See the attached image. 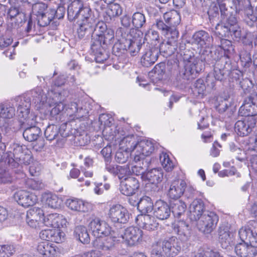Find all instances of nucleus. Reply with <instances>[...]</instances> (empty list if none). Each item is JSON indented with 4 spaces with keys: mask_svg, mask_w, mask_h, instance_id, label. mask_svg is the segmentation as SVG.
<instances>
[{
    "mask_svg": "<svg viewBox=\"0 0 257 257\" xmlns=\"http://www.w3.org/2000/svg\"><path fill=\"white\" fill-rule=\"evenodd\" d=\"M132 22L133 26L136 28L135 31L134 30L135 33L137 32L138 29L143 28L146 25V17L144 14L141 13H135L132 16Z\"/></svg>",
    "mask_w": 257,
    "mask_h": 257,
    "instance_id": "45",
    "label": "nucleus"
},
{
    "mask_svg": "<svg viewBox=\"0 0 257 257\" xmlns=\"http://www.w3.org/2000/svg\"><path fill=\"white\" fill-rule=\"evenodd\" d=\"M183 197L185 200L189 201L192 200L199 199L198 198L202 196V193L197 190L193 186L187 185L183 191Z\"/></svg>",
    "mask_w": 257,
    "mask_h": 257,
    "instance_id": "39",
    "label": "nucleus"
},
{
    "mask_svg": "<svg viewBox=\"0 0 257 257\" xmlns=\"http://www.w3.org/2000/svg\"><path fill=\"white\" fill-rule=\"evenodd\" d=\"M46 204L51 208H58L60 206L61 200L55 194H48L46 196Z\"/></svg>",
    "mask_w": 257,
    "mask_h": 257,
    "instance_id": "52",
    "label": "nucleus"
},
{
    "mask_svg": "<svg viewBox=\"0 0 257 257\" xmlns=\"http://www.w3.org/2000/svg\"><path fill=\"white\" fill-rule=\"evenodd\" d=\"M62 216H60L57 213L48 214L44 218V223L47 226H51L53 228L59 227V221Z\"/></svg>",
    "mask_w": 257,
    "mask_h": 257,
    "instance_id": "44",
    "label": "nucleus"
},
{
    "mask_svg": "<svg viewBox=\"0 0 257 257\" xmlns=\"http://www.w3.org/2000/svg\"><path fill=\"white\" fill-rule=\"evenodd\" d=\"M68 125H69L67 122H64L61 124L60 126H58V134H60V136L62 138L61 140L58 139L57 142V144L58 146H63L65 142V139L67 137L69 136L71 134L70 131L69 127H68Z\"/></svg>",
    "mask_w": 257,
    "mask_h": 257,
    "instance_id": "48",
    "label": "nucleus"
},
{
    "mask_svg": "<svg viewBox=\"0 0 257 257\" xmlns=\"http://www.w3.org/2000/svg\"><path fill=\"white\" fill-rule=\"evenodd\" d=\"M138 32V34L133 30L128 34L124 33L122 35L121 38L113 46V52L119 55V53H123L126 51L132 56L137 55L143 46L142 39L140 36V33L142 35L143 33L140 31Z\"/></svg>",
    "mask_w": 257,
    "mask_h": 257,
    "instance_id": "5",
    "label": "nucleus"
},
{
    "mask_svg": "<svg viewBox=\"0 0 257 257\" xmlns=\"http://www.w3.org/2000/svg\"><path fill=\"white\" fill-rule=\"evenodd\" d=\"M200 60L207 64H212L213 67L212 74H208L206 78V82L208 86L213 88L215 85L214 80L223 81L226 79L231 68V60L227 56H221L218 49L214 50L208 49L204 50Z\"/></svg>",
    "mask_w": 257,
    "mask_h": 257,
    "instance_id": "2",
    "label": "nucleus"
},
{
    "mask_svg": "<svg viewBox=\"0 0 257 257\" xmlns=\"http://www.w3.org/2000/svg\"><path fill=\"white\" fill-rule=\"evenodd\" d=\"M23 155L22 146L17 145L14 149L13 156L11 157V159H9V163H11L12 160V162L11 163H14V164L12 165L15 167L18 166L20 164L23 163V161L22 160Z\"/></svg>",
    "mask_w": 257,
    "mask_h": 257,
    "instance_id": "43",
    "label": "nucleus"
},
{
    "mask_svg": "<svg viewBox=\"0 0 257 257\" xmlns=\"http://www.w3.org/2000/svg\"><path fill=\"white\" fill-rule=\"evenodd\" d=\"M16 106L18 107H31V98L27 95H21L15 98Z\"/></svg>",
    "mask_w": 257,
    "mask_h": 257,
    "instance_id": "60",
    "label": "nucleus"
},
{
    "mask_svg": "<svg viewBox=\"0 0 257 257\" xmlns=\"http://www.w3.org/2000/svg\"><path fill=\"white\" fill-rule=\"evenodd\" d=\"M37 250L42 257H58L60 253L58 247L47 241L39 242Z\"/></svg>",
    "mask_w": 257,
    "mask_h": 257,
    "instance_id": "18",
    "label": "nucleus"
},
{
    "mask_svg": "<svg viewBox=\"0 0 257 257\" xmlns=\"http://www.w3.org/2000/svg\"><path fill=\"white\" fill-rule=\"evenodd\" d=\"M76 130H74L73 134L74 136V141L76 144L80 146H84L88 144L90 142L89 137L87 136V134L84 132L82 134L79 135L75 134Z\"/></svg>",
    "mask_w": 257,
    "mask_h": 257,
    "instance_id": "61",
    "label": "nucleus"
},
{
    "mask_svg": "<svg viewBox=\"0 0 257 257\" xmlns=\"http://www.w3.org/2000/svg\"><path fill=\"white\" fill-rule=\"evenodd\" d=\"M32 11L37 17L46 13L49 9L47 5L43 3H37L32 5Z\"/></svg>",
    "mask_w": 257,
    "mask_h": 257,
    "instance_id": "57",
    "label": "nucleus"
},
{
    "mask_svg": "<svg viewBox=\"0 0 257 257\" xmlns=\"http://www.w3.org/2000/svg\"><path fill=\"white\" fill-rule=\"evenodd\" d=\"M164 173L161 168H153L148 171L143 175V180L148 181L150 183L157 185L161 183L163 178Z\"/></svg>",
    "mask_w": 257,
    "mask_h": 257,
    "instance_id": "27",
    "label": "nucleus"
},
{
    "mask_svg": "<svg viewBox=\"0 0 257 257\" xmlns=\"http://www.w3.org/2000/svg\"><path fill=\"white\" fill-rule=\"evenodd\" d=\"M218 219V216L214 212L207 211L198 220L197 227L201 231L210 233L216 227Z\"/></svg>",
    "mask_w": 257,
    "mask_h": 257,
    "instance_id": "11",
    "label": "nucleus"
},
{
    "mask_svg": "<svg viewBox=\"0 0 257 257\" xmlns=\"http://www.w3.org/2000/svg\"><path fill=\"white\" fill-rule=\"evenodd\" d=\"M138 209L142 214L151 212L154 208L151 198L148 196H144L137 203Z\"/></svg>",
    "mask_w": 257,
    "mask_h": 257,
    "instance_id": "34",
    "label": "nucleus"
},
{
    "mask_svg": "<svg viewBox=\"0 0 257 257\" xmlns=\"http://www.w3.org/2000/svg\"><path fill=\"white\" fill-rule=\"evenodd\" d=\"M15 251V247L13 244L0 245V257H10Z\"/></svg>",
    "mask_w": 257,
    "mask_h": 257,
    "instance_id": "56",
    "label": "nucleus"
},
{
    "mask_svg": "<svg viewBox=\"0 0 257 257\" xmlns=\"http://www.w3.org/2000/svg\"><path fill=\"white\" fill-rule=\"evenodd\" d=\"M219 241L222 248H226L233 241L234 233L229 231L227 226L222 225L218 230Z\"/></svg>",
    "mask_w": 257,
    "mask_h": 257,
    "instance_id": "24",
    "label": "nucleus"
},
{
    "mask_svg": "<svg viewBox=\"0 0 257 257\" xmlns=\"http://www.w3.org/2000/svg\"><path fill=\"white\" fill-rule=\"evenodd\" d=\"M231 69L232 67L229 71L227 77L229 76V81L235 82L237 85L243 79V73L239 70L233 69L231 70Z\"/></svg>",
    "mask_w": 257,
    "mask_h": 257,
    "instance_id": "54",
    "label": "nucleus"
},
{
    "mask_svg": "<svg viewBox=\"0 0 257 257\" xmlns=\"http://www.w3.org/2000/svg\"><path fill=\"white\" fill-rule=\"evenodd\" d=\"M154 151V146L152 142L143 140L134 145L131 156L134 158V161L136 163L142 161L143 165L144 162L147 164L148 161L146 157L150 156Z\"/></svg>",
    "mask_w": 257,
    "mask_h": 257,
    "instance_id": "9",
    "label": "nucleus"
},
{
    "mask_svg": "<svg viewBox=\"0 0 257 257\" xmlns=\"http://www.w3.org/2000/svg\"><path fill=\"white\" fill-rule=\"evenodd\" d=\"M199 257H223L217 251L208 247H204L199 250Z\"/></svg>",
    "mask_w": 257,
    "mask_h": 257,
    "instance_id": "59",
    "label": "nucleus"
},
{
    "mask_svg": "<svg viewBox=\"0 0 257 257\" xmlns=\"http://www.w3.org/2000/svg\"><path fill=\"white\" fill-rule=\"evenodd\" d=\"M140 187L138 179L135 177H128L125 180L120 182L119 190L120 192L126 196H132L135 194Z\"/></svg>",
    "mask_w": 257,
    "mask_h": 257,
    "instance_id": "17",
    "label": "nucleus"
},
{
    "mask_svg": "<svg viewBox=\"0 0 257 257\" xmlns=\"http://www.w3.org/2000/svg\"><path fill=\"white\" fill-rule=\"evenodd\" d=\"M165 72V63L161 62L156 65L153 69L149 72V75L158 80H161L163 78Z\"/></svg>",
    "mask_w": 257,
    "mask_h": 257,
    "instance_id": "47",
    "label": "nucleus"
},
{
    "mask_svg": "<svg viewBox=\"0 0 257 257\" xmlns=\"http://www.w3.org/2000/svg\"><path fill=\"white\" fill-rule=\"evenodd\" d=\"M67 17L70 21L78 19V22H85L96 21L98 18L90 6L81 0H74L68 6Z\"/></svg>",
    "mask_w": 257,
    "mask_h": 257,
    "instance_id": "6",
    "label": "nucleus"
},
{
    "mask_svg": "<svg viewBox=\"0 0 257 257\" xmlns=\"http://www.w3.org/2000/svg\"><path fill=\"white\" fill-rule=\"evenodd\" d=\"M58 126L57 125L51 124L47 126L44 132V135L46 139L52 141L59 136Z\"/></svg>",
    "mask_w": 257,
    "mask_h": 257,
    "instance_id": "51",
    "label": "nucleus"
},
{
    "mask_svg": "<svg viewBox=\"0 0 257 257\" xmlns=\"http://www.w3.org/2000/svg\"><path fill=\"white\" fill-rule=\"evenodd\" d=\"M216 49L219 50L221 56H227L230 59V55L233 53L234 50L232 42L225 39H220V44H218Z\"/></svg>",
    "mask_w": 257,
    "mask_h": 257,
    "instance_id": "31",
    "label": "nucleus"
},
{
    "mask_svg": "<svg viewBox=\"0 0 257 257\" xmlns=\"http://www.w3.org/2000/svg\"><path fill=\"white\" fill-rule=\"evenodd\" d=\"M114 40L113 30L107 28L106 24L102 21L95 23L90 49L97 63H103L108 58L105 48L112 45Z\"/></svg>",
    "mask_w": 257,
    "mask_h": 257,
    "instance_id": "3",
    "label": "nucleus"
},
{
    "mask_svg": "<svg viewBox=\"0 0 257 257\" xmlns=\"http://www.w3.org/2000/svg\"><path fill=\"white\" fill-rule=\"evenodd\" d=\"M215 108L219 113L226 112L227 117L231 118L236 111L235 107L231 99L229 98H218L215 105Z\"/></svg>",
    "mask_w": 257,
    "mask_h": 257,
    "instance_id": "19",
    "label": "nucleus"
},
{
    "mask_svg": "<svg viewBox=\"0 0 257 257\" xmlns=\"http://www.w3.org/2000/svg\"><path fill=\"white\" fill-rule=\"evenodd\" d=\"M74 235L76 239L83 244L90 242V238L86 227L83 225H78L75 227Z\"/></svg>",
    "mask_w": 257,
    "mask_h": 257,
    "instance_id": "36",
    "label": "nucleus"
},
{
    "mask_svg": "<svg viewBox=\"0 0 257 257\" xmlns=\"http://www.w3.org/2000/svg\"><path fill=\"white\" fill-rule=\"evenodd\" d=\"M173 231L181 238V239L186 240L190 234V227L188 223L184 221H178L173 225Z\"/></svg>",
    "mask_w": 257,
    "mask_h": 257,
    "instance_id": "28",
    "label": "nucleus"
},
{
    "mask_svg": "<svg viewBox=\"0 0 257 257\" xmlns=\"http://www.w3.org/2000/svg\"><path fill=\"white\" fill-rule=\"evenodd\" d=\"M104 221L102 220L99 217L95 216H92L89 218L88 227L91 230L92 235L96 238H99V230L101 225L102 222Z\"/></svg>",
    "mask_w": 257,
    "mask_h": 257,
    "instance_id": "38",
    "label": "nucleus"
},
{
    "mask_svg": "<svg viewBox=\"0 0 257 257\" xmlns=\"http://www.w3.org/2000/svg\"><path fill=\"white\" fill-rule=\"evenodd\" d=\"M212 40V37L208 32L203 30L196 32L192 36L193 43L201 47L210 45Z\"/></svg>",
    "mask_w": 257,
    "mask_h": 257,
    "instance_id": "26",
    "label": "nucleus"
},
{
    "mask_svg": "<svg viewBox=\"0 0 257 257\" xmlns=\"http://www.w3.org/2000/svg\"><path fill=\"white\" fill-rule=\"evenodd\" d=\"M160 161L162 166L167 172H171L174 168V164L167 153H162L160 155Z\"/></svg>",
    "mask_w": 257,
    "mask_h": 257,
    "instance_id": "50",
    "label": "nucleus"
},
{
    "mask_svg": "<svg viewBox=\"0 0 257 257\" xmlns=\"http://www.w3.org/2000/svg\"><path fill=\"white\" fill-rule=\"evenodd\" d=\"M131 175L132 172L129 165H126L123 166H118L116 176L119 180L123 179V180H125L126 178L130 177V176Z\"/></svg>",
    "mask_w": 257,
    "mask_h": 257,
    "instance_id": "55",
    "label": "nucleus"
},
{
    "mask_svg": "<svg viewBox=\"0 0 257 257\" xmlns=\"http://www.w3.org/2000/svg\"><path fill=\"white\" fill-rule=\"evenodd\" d=\"M181 249V242L175 236L165 239L162 245L154 247L152 251L154 257H175Z\"/></svg>",
    "mask_w": 257,
    "mask_h": 257,
    "instance_id": "7",
    "label": "nucleus"
},
{
    "mask_svg": "<svg viewBox=\"0 0 257 257\" xmlns=\"http://www.w3.org/2000/svg\"><path fill=\"white\" fill-rule=\"evenodd\" d=\"M143 233V231L140 228L130 226L124 230L121 236L127 245L133 246L142 241Z\"/></svg>",
    "mask_w": 257,
    "mask_h": 257,
    "instance_id": "15",
    "label": "nucleus"
},
{
    "mask_svg": "<svg viewBox=\"0 0 257 257\" xmlns=\"http://www.w3.org/2000/svg\"><path fill=\"white\" fill-rule=\"evenodd\" d=\"M64 100L61 93L59 91H55L54 89H51L48 91L47 103L50 106H54L50 111L51 120H55L58 122L61 120L62 114L65 109L63 102Z\"/></svg>",
    "mask_w": 257,
    "mask_h": 257,
    "instance_id": "8",
    "label": "nucleus"
},
{
    "mask_svg": "<svg viewBox=\"0 0 257 257\" xmlns=\"http://www.w3.org/2000/svg\"><path fill=\"white\" fill-rule=\"evenodd\" d=\"M254 38V34L250 32H246L242 37L241 42L244 46L248 49H252L253 47L252 42Z\"/></svg>",
    "mask_w": 257,
    "mask_h": 257,
    "instance_id": "63",
    "label": "nucleus"
},
{
    "mask_svg": "<svg viewBox=\"0 0 257 257\" xmlns=\"http://www.w3.org/2000/svg\"><path fill=\"white\" fill-rule=\"evenodd\" d=\"M37 25L40 27H44L50 24L53 20V15L52 14L50 8L46 13L37 17Z\"/></svg>",
    "mask_w": 257,
    "mask_h": 257,
    "instance_id": "49",
    "label": "nucleus"
},
{
    "mask_svg": "<svg viewBox=\"0 0 257 257\" xmlns=\"http://www.w3.org/2000/svg\"><path fill=\"white\" fill-rule=\"evenodd\" d=\"M41 135V130L40 127L35 125L25 128L23 133L25 140L29 142L37 141Z\"/></svg>",
    "mask_w": 257,
    "mask_h": 257,
    "instance_id": "29",
    "label": "nucleus"
},
{
    "mask_svg": "<svg viewBox=\"0 0 257 257\" xmlns=\"http://www.w3.org/2000/svg\"><path fill=\"white\" fill-rule=\"evenodd\" d=\"M192 91L196 95H203L206 90V85L204 81L202 79H198L194 84Z\"/></svg>",
    "mask_w": 257,
    "mask_h": 257,
    "instance_id": "53",
    "label": "nucleus"
},
{
    "mask_svg": "<svg viewBox=\"0 0 257 257\" xmlns=\"http://www.w3.org/2000/svg\"><path fill=\"white\" fill-rule=\"evenodd\" d=\"M144 40L147 41V44L153 45L159 40V33L154 30L149 29L145 34Z\"/></svg>",
    "mask_w": 257,
    "mask_h": 257,
    "instance_id": "58",
    "label": "nucleus"
},
{
    "mask_svg": "<svg viewBox=\"0 0 257 257\" xmlns=\"http://www.w3.org/2000/svg\"><path fill=\"white\" fill-rule=\"evenodd\" d=\"M117 127L114 124L104 127L102 134L106 140L109 141H116L121 139V136Z\"/></svg>",
    "mask_w": 257,
    "mask_h": 257,
    "instance_id": "32",
    "label": "nucleus"
},
{
    "mask_svg": "<svg viewBox=\"0 0 257 257\" xmlns=\"http://www.w3.org/2000/svg\"><path fill=\"white\" fill-rule=\"evenodd\" d=\"M163 18L166 23L173 28H176L181 22L180 13L174 10L165 13Z\"/></svg>",
    "mask_w": 257,
    "mask_h": 257,
    "instance_id": "33",
    "label": "nucleus"
},
{
    "mask_svg": "<svg viewBox=\"0 0 257 257\" xmlns=\"http://www.w3.org/2000/svg\"><path fill=\"white\" fill-rule=\"evenodd\" d=\"M144 50L141 59V63L144 67H149L157 60L160 55L158 47L150 44H144Z\"/></svg>",
    "mask_w": 257,
    "mask_h": 257,
    "instance_id": "13",
    "label": "nucleus"
},
{
    "mask_svg": "<svg viewBox=\"0 0 257 257\" xmlns=\"http://www.w3.org/2000/svg\"><path fill=\"white\" fill-rule=\"evenodd\" d=\"M204 203L201 199H194L189 206V217L192 221H198L203 215Z\"/></svg>",
    "mask_w": 257,
    "mask_h": 257,
    "instance_id": "21",
    "label": "nucleus"
},
{
    "mask_svg": "<svg viewBox=\"0 0 257 257\" xmlns=\"http://www.w3.org/2000/svg\"><path fill=\"white\" fill-rule=\"evenodd\" d=\"M14 198L19 204L26 208L34 205L38 200L37 196L25 190L17 191Z\"/></svg>",
    "mask_w": 257,
    "mask_h": 257,
    "instance_id": "16",
    "label": "nucleus"
},
{
    "mask_svg": "<svg viewBox=\"0 0 257 257\" xmlns=\"http://www.w3.org/2000/svg\"><path fill=\"white\" fill-rule=\"evenodd\" d=\"M108 217L114 224H125L130 219L127 210L120 204L113 205L110 207Z\"/></svg>",
    "mask_w": 257,
    "mask_h": 257,
    "instance_id": "10",
    "label": "nucleus"
},
{
    "mask_svg": "<svg viewBox=\"0 0 257 257\" xmlns=\"http://www.w3.org/2000/svg\"><path fill=\"white\" fill-rule=\"evenodd\" d=\"M185 45H181L177 51L178 57L182 61L183 67L180 68L178 61H174L173 67L178 68L173 84L175 87L182 89L185 87L187 81L196 78L204 68V64L199 58L196 57L193 52L185 48Z\"/></svg>",
    "mask_w": 257,
    "mask_h": 257,
    "instance_id": "1",
    "label": "nucleus"
},
{
    "mask_svg": "<svg viewBox=\"0 0 257 257\" xmlns=\"http://www.w3.org/2000/svg\"><path fill=\"white\" fill-rule=\"evenodd\" d=\"M243 242L237 244L234 248L239 257H255L257 253V221H249L238 231Z\"/></svg>",
    "mask_w": 257,
    "mask_h": 257,
    "instance_id": "4",
    "label": "nucleus"
},
{
    "mask_svg": "<svg viewBox=\"0 0 257 257\" xmlns=\"http://www.w3.org/2000/svg\"><path fill=\"white\" fill-rule=\"evenodd\" d=\"M42 212L39 208H37L36 210L34 209L27 211L26 215V221L29 226L32 228H36L38 225V222L36 218L37 214L41 213Z\"/></svg>",
    "mask_w": 257,
    "mask_h": 257,
    "instance_id": "46",
    "label": "nucleus"
},
{
    "mask_svg": "<svg viewBox=\"0 0 257 257\" xmlns=\"http://www.w3.org/2000/svg\"><path fill=\"white\" fill-rule=\"evenodd\" d=\"M106 237V238L105 239H102V238L95 239L93 242V246L99 249L104 251L112 249L117 241L116 237L111 234Z\"/></svg>",
    "mask_w": 257,
    "mask_h": 257,
    "instance_id": "23",
    "label": "nucleus"
},
{
    "mask_svg": "<svg viewBox=\"0 0 257 257\" xmlns=\"http://www.w3.org/2000/svg\"><path fill=\"white\" fill-rule=\"evenodd\" d=\"M66 204L69 209L73 211L83 212L88 211V204L80 199L76 198L67 199Z\"/></svg>",
    "mask_w": 257,
    "mask_h": 257,
    "instance_id": "30",
    "label": "nucleus"
},
{
    "mask_svg": "<svg viewBox=\"0 0 257 257\" xmlns=\"http://www.w3.org/2000/svg\"><path fill=\"white\" fill-rule=\"evenodd\" d=\"M186 183L185 180L181 179L174 180L172 182L167 195L170 198L177 200L183 194Z\"/></svg>",
    "mask_w": 257,
    "mask_h": 257,
    "instance_id": "20",
    "label": "nucleus"
},
{
    "mask_svg": "<svg viewBox=\"0 0 257 257\" xmlns=\"http://www.w3.org/2000/svg\"><path fill=\"white\" fill-rule=\"evenodd\" d=\"M164 35L166 36L168 41L171 43L174 42L175 44L177 45V40L179 37V32L176 28L171 27L167 34Z\"/></svg>",
    "mask_w": 257,
    "mask_h": 257,
    "instance_id": "62",
    "label": "nucleus"
},
{
    "mask_svg": "<svg viewBox=\"0 0 257 257\" xmlns=\"http://www.w3.org/2000/svg\"><path fill=\"white\" fill-rule=\"evenodd\" d=\"M30 107H23L17 108L18 116L21 118V121L24 124H29L30 120H33L34 115L30 113Z\"/></svg>",
    "mask_w": 257,
    "mask_h": 257,
    "instance_id": "42",
    "label": "nucleus"
},
{
    "mask_svg": "<svg viewBox=\"0 0 257 257\" xmlns=\"http://www.w3.org/2000/svg\"><path fill=\"white\" fill-rule=\"evenodd\" d=\"M219 10L220 11L219 5L217 6L216 4H213L210 6L207 11V14L210 22L211 21H213L215 19L219 18Z\"/></svg>",
    "mask_w": 257,
    "mask_h": 257,
    "instance_id": "64",
    "label": "nucleus"
},
{
    "mask_svg": "<svg viewBox=\"0 0 257 257\" xmlns=\"http://www.w3.org/2000/svg\"><path fill=\"white\" fill-rule=\"evenodd\" d=\"M159 50H160V55H162L164 57H167L173 54L177 50V45L175 44L174 42L171 43L170 41L163 42L159 46Z\"/></svg>",
    "mask_w": 257,
    "mask_h": 257,
    "instance_id": "37",
    "label": "nucleus"
},
{
    "mask_svg": "<svg viewBox=\"0 0 257 257\" xmlns=\"http://www.w3.org/2000/svg\"><path fill=\"white\" fill-rule=\"evenodd\" d=\"M255 125V118L252 117H248L236 121L234 125V130L238 136H246L252 132Z\"/></svg>",
    "mask_w": 257,
    "mask_h": 257,
    "instance_id": "14",
    "label": "nucleus"
},
{
    "mask_svg": "<svg viewBox=\"0 0 257 257\" xmlns=\"http://www.w3.org/2000/svg\"><path fill=\"white\" fill-rule=\"evenodd\" d=\"M154 215L160 220L169 218L171 214V207L166 202L159 200L155 203L154 208Z\"/></svg>",
    "mask_w": 257,
    "mask_h": 257,
    "instance_id": "22",
    "label": "nucleus"
},
{
    "mask_svg": "<svg viewBox=\"0 0 257 257\" xmlns=\"http://www.w3.org/2000/svg\"><path fill=\"white\" fill-rule=\"evenodd\" d=\"M108 9L104 15V20L109 23L112 18L120 15L122 13V9L120 5L116 3L109 4Z\"/></svg>",
    "mask_w": 257,
    "mask_h": 257,
    "instance_id": "35",
    "label": "nucleus"
},
{
    "mask_svg": "<svg viewBox=\"0 0 257 257\" xmlns=\"http://www.w3.org/2000/svg\"><path fill=\"white\" fill-rule=\"evenodd\" d=\"M171 212L175 217L179 218L183 214L186 209L187 206L184 202L178 200L171 204Z\"/></svg>",
    "mask_w": 257,
    "mask_h": 257,
    "instance_id": "40",
    "label": "nucleus"
},
{
    "mask_svg": "<svg viewBox=\"0 0 257 257\" xmlns=\"http://www.w3.org/2000/svg\"><path fill=\"white\" fill-rule=\"evenodd\" d=\"M31 95L33 98L32 101L35 104L44 103L47 102L48 95L47 96L44 93L43 90L40 87H36L31 91Z\"/></svg>",
    "mask_w": 257,
    "mask_h": 257,
    "instance_id": "41",
    "label": "nucleus"
},
{
    "mask_svg": "<svg viewBox=\"0 0 257 257\" xmlns=\"http://www.w3.org/2000/svg\"><path fill=\"white\" fill-rule=\"evenodd\" d=\"M238 113L242 116L252 117L257 115V93H251L244 99Z\"/></svg>",
    "mask_w": 257,
    "mask_h": 257,
    "instance_id": "12",
    "label": "nucleus"
},
{
    "mask_svg": "<svg viewBox=\"0 0 257 257\" xmlns=\"http://www.w3.org/2000/svg\"><path fill=\"white\" fill-rule=\"evenodd\" d=\"M79 28L77 34L79 38L82 39H88L93 35V27L96 21L94 22H78Z\"/></svg>",
    "mask_w": 257,
    "mask_h": 257,
    "instance_id": "25",
    "label": "nucleus"
}]
</instances>
